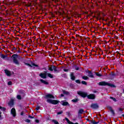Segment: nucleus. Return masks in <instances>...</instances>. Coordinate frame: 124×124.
<instances>
[{"label":"nucleus","instance_id":"f257e3e1","mask_svg":"<svg viewBox=\"0 0 124 124\" xmlns=\"http://www.w3.org/2000/svg\"><path fill=\"white\" fill-rule=\"evenodd\" d=\"M19 56L18 54H14L12 56L11 58L13 60V62L16 65H17V66H19L20 65V62H19V61L17 59H18V57Z\"/></svg>","mask_w":124,"mask_h":124},{"label":"nucleus","instance_id":"f03ea898","mask_svg":"<svg viewBox=\"0 0 124 124\" xmlns=\"http://www.w3.org/2000/svg\"><path fill=\"white\" fill-rule=\"evenodd\" d=\"M99 86H108V87H111V88H116V85L104 81L99 82Z\"/></svg>","mask_w":124,"mask_h":124},{"label":"nucleus","instance_id":"7ed1b4c3","mask_svg":"<svg viewBox=\"0 0 124 124\" xmlns=\"http://www.w3.org/2000/svg\"><path fill=\"white\" fill-rule=\"evenodd\" d=\"M78 94L80 95L81 97H83V98H86L88 96V93L85 92L79 91L78 92Z\"/></svg>","mask_w":124,"mask_h":124},{"label":"nucleus","instance_id":"20e7f679","mask_svg":"<svg viewBox=\"0 0 124 124\" xmlns=\"http://www.w3.org/2000/svg\"><path fill=\"white\" fill-rule=\"evenodd\" d=\"M47 102L53 104V105H57V104L60 103V101L57 100L47 99Z\"/></svg>","mask_w":124,"mask_h":124},{"label":"nucleus","instance_id":"39448f33","mask_svg":"<svg viewBox=\"0 0 124 124\" xmlns=\"http://www.w3.org/2000/svg\"><path fill=\"white\" fill-rule=\"evenodd\" d=\"M91 108H92V109L96 110L99 108V106L97 103H92L91 105Z\"/></svg>","mask_w":124,"mask_h":124},{"label":"nucleus","instance_id":"423d86ee","mask_svg":"<svg viewBox=\"0 0 124 124\" xmlns=\"http://www.w3.org/2000/svg\"><path fill=\"white\" fill-rule=\"evenodd\" d=\"M87 98L88 99L93 100V99H95V94H90L89 95L87 94Z\"/></svg>","mask_w":124,"mask_h":124},{"label":"nucleus","instance_id":"0eeeda50","mask_svg":"<svg viewBox=\"0 0 124 124\" xmlns=\"http://www.w3.org/2000/svg\"><path fill=\"white\" fill-rule=\"evenodd\" d=\"M70 77L71 80H72V81H75V80H76V77H75V75H74V72L70 73Z\"/></svg>","mask_w":124,"mask_h":124},{"label":"nucleus","instance_id":"6e6552de","mask_svg":"<svg viewBox=\"0 0 124 124\" xmlns=\"http://www.w3.org/2000/svg\"><path fill=\"white\" fill-rule=\"evenodd\" d=\"M46 98L48 99V98H51L52 99H54L55 96L53 95L52 94H47L46 95Z\"/></svg>","mask_w":124,"mask_h":124},{"label":"nucleus","instance_id":"1a4fd4ad","mask_svg":"<svg viewBox=\"0 0 124 124\" xmlns=\"http://www.w3.org/2000/svg\"><path fill=\"white\" fill-rule=\"evenodd\" d=\"M11 113L13 115V117H16V109L15 108H13L11 110Z\"/></svg>","mask_w":124,"mask_h":124},{"label":"nucleus","instance_id":"9d476101","mask_svg":"<svg viewBox=\"0 0 124 124\" xmlns=\"http://www.w3.org/2000/svg\"><path fill=\"white\" fill-rule=\"evenodd\" d=\"M39 76L40 77H41V78H42V79H46V78H47V76L46 75V74H43L42 73H41L39 74Z\"/></svg>","mask_w":124,"mask_h":124},{"label":"nucleus","instance_id":"9b49d317","mask_svg":"<svg viewBox=\"0 0 124 124\" xmlns=\"http://www.w3.org/2000/svg\"><path fill=\"white\" fill-rule=\"evenodd\" d=\"M5 73L7 75V76H8L10 77V76H11V72L10 71H8V70L5 69L4 70Z\"/></svg>","mask_w":124,"mask_h":124},{"label":"nucleus","instance_id":"f8f14e48","mask_svg":"<svg viewBox=\"0 0 124 124\" xmlns=\"http://www.w3.org/2000/svg\"><path fill=\"white\" fill-rule=\"evenodd\" d=\"M9 106H13L14 105V99H11L8 103Z\"/></svg>","mask_w":124,"mask_h":124},{"label":"nucleus","instance_id":"ddd939ff","mask_svg":"<svg viewBox=\"0 0 124 124\" xmlns=\"http://www.w3.org/2000/svg\"><path fill=\"white\" fill-rule=\"evenodd\" d=\"M88 74V76L90 78H94V76H93V73H92V71H89Z\"/></svg>","mask_w":124,"mask_h":124},{"label":"nucleus","instance_id":"4468645a","mask_svg":"<svg viewBox=\"0 0 124 124\" xmlns=\"http://www.w3.org/2000/svg\"><path fill=\"white\" fill-rule=\"evenodd\" d=\"M41 83L44 84V85H49V82L44 80V79H41L40 80Z\"/></svg>","mask_w":124,"mask_h":124},{"label":"nucleus","instance_id":"2eb2a0df","mask_svg":"<svg viewBox=\"0 0 124 124\" xmlns=\"http://www.w3.org/2000/svg\"><path fill=\"white\" fill-rule=\"evenodd\" d=\"M109 76H111V77H116L117 74L115 73V72H111Z\"/></svg>","mask_w":124,"mask_h":124},{"label":"nucleus","instance_id":"dca6fc26","mask_svg":"<svg viewBox=\"0 0 124 124\" xmlns=\"http://www.w3.org/2000/svg\"><path fill=\"white\" fill-rule=\"evenodd\" d=\"M62 106H69V103L67 102H64V101H62Z\"/></svg>","mask_w":124,"mask_h":124},{"label":"nucleus","instance_id":"f3484780","mask_svg":"<svg viewBox=\"0 0 124 124\" xmlns=\"http://www.w3.org/2000/svg\"><path fill=\"white\" fill-rule=\"evenodd\" d=\"M84 113V109L83 108H80L78 111V115H81Z\"/></svg>","mask_w":124,"mask_h":124},{"label":"nucleus","instance_id":"a211bd4d","mask_svg":"<svg viewBox=\"0 0 124 124\" xmlns=\"http://www.w3.org/2000/svg\"><path fill=\"white\" fill-rule=\"evenodd\" d=\"M52 69L53 71H54V72H57L58 71V70L57 69V66H55V65H53L52 66Z\"/></svg>","mask_w":124,"mask_h":124},{"label":"nucleus","instance_id":"6ab92c4d","mask_svg":"<svg viewBox=\"0 0 124 124\" xmlns=\"http://www.w3.org/2000/svg\"><path fill=\"white\" fill-rule=\"evenodd\" d=\"M65 121H66V122H67V123H68V124H72V122H71L70 121H69V119H68V118L65 117Z\"/></svg>","mask_w":124,"mask_h":124},{"label":"nucleus","instance_id":"aec40b11","mask_svg":"<svg viewBox=\"0 0 124 124\" xmlns=\"http://www.w3.org/2000/svg\"><path fill=\"white\" fill-rule=\"evenodd\" d=\"M79 101V99L76 98V99H74L72 100V102H74V103H76V102H78Z\"/></svg>","mask_w":124,"mask_h":124},{"label":"nucleus","instance_id":"412c9836","mask_svg":"<svg viewBox=\"0 0 124 124\" xmlns=\"http://www.w3.org/2000/svg\"><path fill=\"white\" fill-rule=\"evenodd\" d=\"M94 74H95V75H96V76H97L98 77H102V75L99 74V73H96L95 72H94Z\"/></svg>","mask_w":124,"mask_h":124},{"label":"nucleus","instance_id":"4be33fe9","mask_svg":"<svg viewBox=\"0 0 124 124\" xmlns=\"http://www.w3.org/2000/svg\"><path fill=\"white\" fill-rule=\"evenodd\" d=\"M62 92L63 93V94H69V92L65 91V90H62Z\"/></svg>","mask_w":124,"mask_h":124},{"label":"nucleus","instance_id":"5701e85b","mask_svg":"<svg viewBox=\"0 0 124 124\" xmlns=\"http://www.w3.org/2000/svg\"><path fill=\"white\" fill-rule=\"evenodd\" d=\"M47 76L49 77V78H50L51 79H53L54 78V77L52 75V74L48 73L47 74Z\"/></svg>","mask_w":124,"mask_h":124},{"label":"nucleus","instance_id":"b1692460","mask_svg":"<svg viewBox=\"0 0 124 124\" xmlns=\"http://www.w3.org/2000/svg\"><path fill=\"white\" fill-rule=\"evenodd\" d=\"M99 123V121L95 122L94 120H93L91 121V124H97Z\"/></svg>","mask_w":124,"mask_h":124},{"label":"nucleus","instance_id":"393cba45","mask_svg":"<svg viewBox=\"0 0 124 124\" xmlns=\"http://www.w3.org/2000/svg\"><path fill=\"white\" fill-rule=\"evenodd\" d=\"M82 78L83 80H88L89 79V77L86 76H83Z\"/></svg>","mask_w":124,"mask_h":124},{"label":"nucleus","instance_id":"a878e982","mask_svg":"<svg viewBox=\"0 0 124 124\" xmlns=\"http://www.w3.org/2000/svg\"><path fill=\"white\" fill-rule=\"evenodd\" d=\"M62 78H67V75H66V74H63L62 75Z\"/></svg>","mask_w":124,"mask_h":124},{"label":"nucleus","instance_id":"bb28decb","mask_svg":"<svg viewBox=\"0 0 124 124\" xmlns=\"http://www.w3.org/2000/svg\"><path fill=\"white\" fill-rule=\"evenodd\" d=\"M75 82L77 84H81V80L80 79H77L75 80Z\"/></svg>","mask_w":124,"mask_h":124},{"label":"nucleus","instance_id":"cd10ccee","mask_svg":"<svg viewBox=\"0 0 124 124\" xmlns=\"http://www.w3.org/2000/svg\"><path fill=\"white\" fill-rule=\"evenodd\" d=\"M52 123H54V124H59V122L55 119L52 120Z\"/></svg>","mask_w":124,"mask_h":124},{"label":"nucleus","instance_id":"c85d7f7f","mask_svg":"<svg viewBox=\"0 0 124 124\" xmlns=\"http://www.w3.org/2000/svg\"><path fill=\"white\" fill-rule=\"evenodd\" d=\"M0 109L1 110L3 111V112H4V111H5V110H6V108L4 107H1L0 108Z\"/></svg>","mask_w":124,"mask_h":124},{"label":"nucleus","instance_id":"c756f323","mask_svg":"<svg viewBox=\"0 0 124 124\" xmlns=\"http://www.w3.org/2000/svg\"><path fill=\"white\" fill-rule=\"evenodd\" d=\"M81 84H82V85H87L88 83H87V82L83 80L81 82Z\"/></svg>","mask_w":124,"mask_h":124},{"label":"nucleus","instance_id":"7c9ffc66","mask_svg":"<svg viewBox=\"0 0 124 124\" xmlns=\"http://www.w3.org/2000/svg\"><path fill=\"white\" fill-rule=\"evenodd\" d=\"M110 99H112V100L113 101H114L115 102H117V99L115 98H114L113 97H110Z\"/></svg>","mask_w":124,"mask_h":124},{"label":"nucleus","instance_id":"2f4dec72","mask_svg":"<svg viewBox=\"0 0 124 124\" xmlns=\"http://www.w3.org/2000/svg\"><path fill=\"white\" fill-rule=\"evenodd\" d=\"M16 98L19 100H21V99H22V97L20 95H17V96H16Z\"/></svg>","mask_w":124,"mask_h":124},{"label":"nucleus","instance_id":"473e14b6","mask_svg":"<svg viewBox=\"0 0 124 124\" xmlns=\"http://www.w3.org/2000/svg\"><path fill=\"white\" fill-rule=\"evenodd\" d=\"M7 61H8V62H12V59L10 57H7Z\"/></svg>","mask_w":124,"mask_h":124},{"label":"nucleus","instance_id":"72a5a7b5","mask_svg":"<svg viewBox=\"0 0 124 124\" xmlns=\"http://www.w3.org/2000/svg\"><path fill=\"white\" fill-rule=\"evenodd\" d=\"M110 112L113 116H115V111H114V109H111Z\"/></svg>","mask_w":124,"mask_h":124},{"label":"nucleus","instance_id":"f704fd0d","mask_svg":"<svg viewBox=\"0 0 124 124\" xmlns=\"http://www.w3.org/2000/svg\"><path fill=\"white\" fill-rule=\"evenodd\" d=\"M25 65H28V66H30V67H32V66L28 63H25Z\"/></svg>","mask_w":124,"mask_h":124},{"label":"nucleus","instance_id":"c9c22d12","mask_svg":"<svg viewBox=\"0 0 124 124\" xmlns=\"http://www.w3.org/2000/svg\"><path fill=\"white\" fill-rule=\"evenodd\" d=\"M84 14H86V15H87V18H88V17H89L90 16V15H89V12H84Z\"/></svg>","mask_w":124,"mask_h":124},{"label":"nucleus","instance_id":"e433bc0d","mask_svg":"<svg viewBox=\"0 0 124 124\" xmlns=\"http://www.w3.org/2000/svg\"><path fill=\"white\" fill-rule=\"evenodd\" d=\"M6 57H7L6 55H4L3 54L1 55V58L2 59H5V58H6Z\"/></svg>","mask_w":124,"mask_h":124},{"label":"nucleus","instance_id":"4c0bfd02","mask_svg":"<svg viewBox=\"0 0 124 124\" xmlns=\"http://www.w3.org/2000/svg\"><path fill=\"white\" fill-rule=\"evenodd\" d=\"M31 64H32V65L33 66H35V67H38V65L35 64V63H33V62Z\"/></svg>","mask_w":124,"mask_h":124},{"label":"nucleus","instance_id":"58836bf2","mask_svg":"<svg viewBox=\"0 0 124 124\" xmlns=\"http://www.w3.org/2000/svg\"><path fill=\"white\" fill-rule=\"evenodd\" d=\"M119 111H120V112H121L122 113H123V111H124V108H119Z\"/></svg>","mask_w":124,"mask_h":124},{"label":"nucleus","instance_id":"ea45409f","mask_svg":"<svg viewBox=\"0 0 124 124\" xmlns=\"http://www.w3.org/2000/svg\"><path fill=\"white\" fill-rule=\"evenodd\" d=\"M48 70H49V71H53V66L51 67H49L48 68Z\"/></svg>","mask_w":124,"mask_h":124},{"label":"nucleus","instance_id":"a19ab883","mask_svg":"<svg viewBox=\"0 0 124 124\" xmlns=\"http://www.w3.org/2000/svg\"><path fill=\"white\" fill-rule=\"evenodd\" d=\"M39 109H40V107L39 106H37L36 107V110L37 111V110H38Z\"/></svg>","mask_w":124,"mask_h":124},{"label":"nucleus","instance_id":"79ce46f5","mask_svg":"<svg viewBox=\"0 0 124 124\" xmlns=\"http://www.w3.org/2000/svg\"><path fill=\"white\" fill-rule=\"evenodd\" d=\"M63 113V111H61L57 112V115H61V114H62Z\"/></svg>","mask_w":124,"mask_h":124},{"label":"nucleus","instance_id":"37998d69","mask_svg":"<svg viewBox=\"0 0 124 124\" xmlns=\"http://www.w3.org/2000/svg\"><path fill=\"white\" fill-rule=\"evenodd\" d=\"M75 70H79V69H80V68H79V67L76 66L75 68Z\"/></svg>","mask_w":124,"mask_h":124},{"label":"nucleus","instance_id":"c03bdc74","mask_svg":"<svg viewBox=\"0 0 124 124\" xmlns=\"http://www.w3.org/2000/svg\"><path fill=\"white\" fill-rule=\"evenodd\" d=\"M25 122H26V123H31V120L30 119H26L25 120Z\"/></svg>","mask_w":124,"mask_h":124},{"label":"nucleus","instance_id":"a18cd8bd","mask_svg":"<svg viewBox=\"0 0 124 124\" xmlns=\"http://www.w3.org/2000/svg\"><path fill=\"white\" fill-rule=\"evenodd\" d=\"M8 86H11V85H12V82H11V81H9V82H8Z\"/></svg>","mask_w":124,"mask_h":124},{"label":"nucleus","instance_id":"49530a36","mask_svg":"<svg viewBox=\"0 0 124 124\" xmlns=\"http://www.w3.org/2000/svg\"><path fill=\"white\" fill-rule=\"evenodd\" d=\"M48 71H45L44 73V74H46V75L47 76V75H48V74H49V73H47Z\"/></svg>","mask_w":124,"mask_h":124},{"label":"nucleus","instance_id":"de8ad7c7","mask_svg":"<svg viewBox=\"0 0 124 124\" xmlns=\"http://www.w3.org/2000/svg\"><path fill=\"white\" fill-rule=\"evenodd\" d=\"M108 108L110 110V111H111V110H113V108H112L111 107L108 106Z\"/></svg>","mask_w":124,"mask_h":124},{"label":"nucleus","instance_id":"09e8293b","mask_svg":"<svg viewBox=\"0 0 124 124\" xmlns=\"http://www.w3.org/2000/svg\"><path fill=\"white\" fill-rule=\"evenodd\" d=\"M25 91H19V93H24V94H25Z\"/></svg>","mask_w":124,"mask_h":124},{"label":"nucleus","instance_id":"8fccbe9b","mask_svg":"<svg viewBox=\"0 0 124 124\" xmlns=\"http://www.w3.org/2000/svg\"><path fill=\"white\" fill-rule=\"evenodd\" d=\"M63 71H65V72H68V69H64Z\"/></svg>","mask_w":124,"mask_h":124},{"label":"nucleus","instance_id":"3c124183","mask_svg":"<svg viewBox=\"0 0 124 124\" xmlns=\"http://www.w3.org/2000/svg\"><path fill=\"white\" fill-rule=\"evenodd\" d=\"M35 122L36 123H37V124H38V123H39V120H37V119H36V120H35Z\"/></svg>","mask_w":124,"mask_h":124},{"label":"nucleus","instance_id":"603ef678","mask_svg":"<svg viewBox=\"0 0 124 124\" xmlns=\"http://www.w3.org/2000/svg\"><path fill=\"white\" fill-rule=\"evenodd\" d=\"M29 118H30V119H33L34 117L33 116H31V115H29Z\"/></svg>","mask_w":124,"mask_h":124},{"label":"nucleus","instance_id":"864d4df0","mask_svg":"<svg viewBox=\"0 0 124 124\" xmlns=\"http://www.w3.org/2000/svg\"><path fill=\"white\" fill-rule=\"evenodd\" d=\"M20 115H21V116H23V115H24V111L21 112Z\"/></svg>","mask_w":124,"mask_h":124},{"label":"nucleus","instance_id":"5fc2aeb1","mask_svg":"<svg viewBox=\"0 0 124 124\" xmlns=\"http://www.w3.org/2000/svg\"><path fill=\"white\" fill-rule=\"evenodd\" d=\"M13 50L16 51V50H17V48L16 47H13Z\"/></svg>","mask_w":124,"mask_h":124},{"label":"nucleus","instance_id":"6e6d98bb","mask_svg":"<svg viewBox=\"0 0 124 124\" xmlns=\"http://www.w3.org/2000/svg\"><path fill=\"white\" fill-rule=\"evenodd\" d=\"M102 15L103 17H105V16H106V15H105L104 13H102Z\"/></svg>","mask_w":124,"mask_h":124},{"label":"nucleus","instance_id":"4d7b16f0","mask_svg":"<svg viewBox=\"0 0 124 124\" xmlns=\"http://www.w3.org/2000/svg\"><path fill=\"white\" fill-rule=\"evenodd\" d=\"M63 96H64V95H63V94H61V97H63Z\"/></svg>","mask_w":124,"mask_h":124},{"label":"nucleus","instance_id":"13d9d810","mask_svg":"<svg viewBox=\"0 0 124 124\" xmlns=\"http://www.w3.org/2000/svg\"><path fill=\"white\" fill-rule=\"evenodd\" d=\"M72 124H79L78 123H74L73 122H72Z\"/></svg>","mask_w":124,"mask_h":124},{"label":"nucleus","instance_id":"bf43d9fd","mask_svg":"<svg viewBox=\"0 0 124 124\" xmlns=\"http://www.w3.org/2000/svg\"><path fill=\"white\" fill-rule=\"evenodd\" d=\"M1 112L0 111V118H1Z\"/></svg>","mask_w":124,"mask_h":124},{"label":"nucleus","instance_id":"052dcab7","mask_svg":"<svg viewBox=\"0 0 124 124\" xmlns=\"http://www.w3.org/2000/svg\"><path fill=\"white\" fill-rule=\"evenodd\" d=\"M83 40H84L85 41H87V38H84Z\"/></svg>","mask_w":124,"mask_h":124},{"label":"nucleus","instance_id":"680f3d73","mask_svg":"<svg viewBox=\"0 0 124 124\" xmlns=\"http://www.w3.org/2000/svg\"><path fill=\"white\" fill-rule=\"evenodd\" d=\"M99 51H100L101 52L102 51V50L101 49V48H99Z\"/></svg>","mask_w":124,"mask_h":124},{"label":"nucleus","instance_id":"e2e57ef3","mask_svg":"<svg viewBox=\"0 0 124 124\" xmlns=\"http://www.w3.org/2000/svg\"><path fill=\"white\" fill-rule=\"evenodd\" d=\"M87 121L88 122H90V119H87Z\"/></svg>","mask_w":124,"mask_h":124},{"label":"nucleus","instance_id":"0e129e2a","mask_svg":"<svg viewBox=\"0 0 124 124\" xmlns=\"http://www.w3.org/2000/svg\"><path fill=\"white\" fill-rule=\"evenodd\" d=\"M122 117H123V118H124V114L122 115Z\"/></svg>","mask_w":124,"mask_h":124},{"label":"nucleus","instance_id":"69168bd1","mask_svg":"<svg viewBox=\"0 0 124 124\" xmlns=\"http://www.w3.org/2000/svg\"><path fill=\"white\" fill-rule=\"evenodd\" d=\"M100 15L99 14L98 15V17H99Z\"/></svg>","mask_w":124,"mask_h":124},{"label":"nucleus","instance_id":"338daca9","mask_svg":"<svg viewBox=\"0 0 124 124\" xmlns=\"http://www.w3.org/2000/svg\"><path fill=\"white\" fill-rule=\"evenodd\" d=\"M18 53H21V52L20 51V50H18Z\"/></svg>","mask_w":124,"mask_h":124},{"label":"nucleus","instance_id":"774afa93","mask_svg":"<svg viewBox=\"0 0 124 124\" xmlns=\"http://www.w3.org/2000/svg\"><path fill=\"white\" fill-rule=\"evenodd\" d=\"M123 92H124V90H123Z\"/></svg>","mask_w":124,"mask_h":124}]
</instances>
